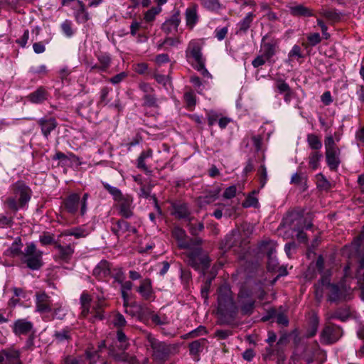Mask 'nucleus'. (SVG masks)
I'll return each mask as SVG.
<instances>
[{"mask_svg": "<svg viewBox=\"0 0 364 364\" xmlns=\"http://www.w3.org/2000/svg\"><path fill=\"white\" fill-rule=\"evenodd\" d=\"M351 292L350 288L331 284L327 276H322L321 280L315 286V294L318 300L323 298L324 293L327 294L328 300L337 301L346 299Z\"/></svg>", "mask_w": 364, "mask_h": 364, "instance_id": "1", "label": "nucleus"}, {"mask_svg": "<svg viewBox=\"0 0 364 364\" xmlns=\"http://www.w3.org/2000/svg\"><path fill=\"white\" fill-rule=\"evenodd\" d=\"M186 56L192 66L199 71L201 75L207 78H211V75L205 68V60L201 53V44L196 40H193L188 43L186 50Z\"/></svg>", "mask_w": 364, "mask_h": 364, "instance_id": "2", "label": "nucleus"}, {"mask_svg": "<svg viewBox=\"0 0 364 364\" xmlns=\"http://www.w3.org/2000/svg\"><path fill=\"white\" fill-rule=\"evenodd\" d=\"M14 196L9 197L6 200L9 208L16 211L22 208L31 198V190L23 183L16 182L14 186Z\"/></svg>", "mask_w": 364, "mask_h": 364, "instance_id": "3", "label": "nucleus"}, {"mask_svg": "<svg viewBox=\"0 0 364 364\" xmlns=\"http://www.w3.org/2000/svg\"><path fill=\"white\" fill-rule=\"evenodd\" d=\"M146 337L148 345L152 349V355L156 360H165L176 352V347L174 345L160 342L151 333H147Z\"/></svg>", "mask_w": 364, "mask_h": 364, "instance_id": "4", "label": "nucleus"}, {"mask_svg": "<svg viewBox=\"0 0 364 364\" xmlns=\"http://www.w3.org/2000/svg\"><path fill=\"white\" fill-rule=\"evenodd\" d=\"M218 312L220 315H232L237 311V306L235 304L231 291L227 286L220 287L218 291Z\"/></svg>", "mask_w": 364, "mask_h": 364, "instance_id": "5", "label": "nucleus"}, {"mask_svg": "<svg viewBox=\"0 0 364 364\" xmlns=\"http://www.w3.org/2000/svg\"><path fill=\"white\" fill-rule=\"evenodd\" d=\"M43 252L37 250L33 242L26 244V247L21 253V260L31 269H38L42 265Z\"/></svg>", "mask_w": 364, "mask_h": 364, "instance_id": "6", "label": "nucleus"}, {"mask_svg": "<svg viewBox=\"0 0 364 364\" xmlns=\"http://www.w3.org/2000/svg\"><path fill=\"white\" fill-rule=\"evenodd\" d=\"M91 297L87 293L82 294L80 296L81 304V314L82 316L86 317L90 314V319L94 322L96 320H101L103 318L102 306L103 301H99L97 304L94 305L90 309Z\"/></svg>", "mask_w": 364, "mask_h": 364, "instance_id": "7", "label": "nucleus"}, {"mask_svg": "<svg viewBox=\"0 0 364 364\" xmlns=\"http://www.w3.org/2000/svg\"><path fill=\"white\" fill-rule=\"evenodd\" d=\"M88 196L87 193H85L80 200L79 194L72 193L69 195L64 202L66 211L70 214H75L77 211L80 204V214L84 215L87 212V201Z\"/></svg>", "mask_w": 364, "mask_h": 364, "instance_id": "8", "label": "nucleus"}, {"mask_svg": "<svg viewBox=\"0 0 364 364\" xmlns=\"http://www.w3.org/2000/svg\"><path fill=\"white\" fill-rule=\"evenodd\" d=\"M189 264L196 269H205L209 267L210 259L207 255L200 254V248H196L189 253Z\"/></svg>", "mask_w": 364, "mask_h": 364, "instance_id": "9", "label": "nucleus"}, {"mask_svg": "<svg viewBox=\"0 0 364 364\" xmlns=\"http://www.w3.org/2000/svg\"><path fill=\"white\" fill-rule=\"evenodd\" d=\"M342 335L343 331L338 326L328 325L322 331L321 341L324 343H333L337 341Z\"/></svg>", "mask_w": 364, "mask_h": 364, "instance_id": "10", "label": "nucleus"}, {"mask_svg": "<svg viewBox=\"0 0 364 364\" xmlns=\"http://www.w3.org/2000/svg\"><path fill=\"white\" fill-rule=\"evenodd\" d=\"M136 291L145 300H153L154 299V291L149 279L141 280L139 286L136 288Z\"/></svg>", "mask_w": 364, "mask_h": 364, "instance_id": "11", "label": "nucleus"}, {"mask_svg": "<svg viewBox=\"0 0 364 364\" xmlns=\"http://www.w3.org/2000/svg\"><path fill=\"white\" fill-rule=\"evenodd\" d=\"M180 23V13L178 11H176L170 18L163 23L162 30L168 34L172 33L177 31Z\"/></svg>", "mask_w": 364, "mask_h": 364, "instance_id": "12", "label": "nucleus"}, {"mask_svg": "<svg viewBox=\"0 0 364 364\" xmlns=\"http://www.w3.org/2000/svg\"><path fill=\"white\" fill-rule=\"evenodd\" d=\"M36 310L41 313L49 312L51 311L52 304L49 296L44 292L37 293L36 295Z\"/></svg>", "mask_w": 364, "mask_h": 364, "instance_id": "13", "label": "nucleus"}, {"mask_svg": "<svg viewBox=\"0 0 364 364\" xmlns=\"http://www.w3.org/2000/svg\"><path fill=\"white\" fill-rule=\"evenodd\" d=\"M33 328V323L26 319H18L13 325V332L17 335L28 334Z\"/></svg>", "mask_w": 364, "mask_h": 364, "instance_id": "14", "label": "nucleus"}, {"mask_svg": "<svg viewBox=\"0 0 364 364\" xmlns=\"http://www.w3.org/2000/svg\"><path fill=\"white\" fill-rule=\"evenodd\" d=\"M279 48V41L272 40L269 42H264L261 46L262 54L269 60L277 53Z\"/></svg>", "mask_w": 364, "mask_h": 364, "instance_id": "15", "label": "nucleus"}, {"mask_svg": "<svg viewBox=\"0 0 364 364\" xmlns=\"http://www.w3.org/2000/svg\"><path fill=\"white\" fill-rule=\"evenodd\" d=\"M186 26L192 29L198 22L197 8L195 5L186 9L185 12Z\"/></svg>", "mask_w": 364, "mask_h": 364, "instance_id": "16", "label": "nucleus"}, {"mask_svg": "<svg viewBox=\"0 0 364 364\" xmlns=\"http://www.w3.org/2000/svg\"><path fill=\"white\" fill-rule=\"evenodd\" d=\"M98 61L100 63V65H97L96 64H90L89 65L90 70H94L95 69L98 70L99 71L104 72L107 70V69L109 68L110 63H111V58L108 54H102L100 55L97 57Z\"/></svg>", "mask_w": 364, "mask_h": 364, "instance_id": "17", "label": "nucleus"}, {"mask_svg": "<svg viewBox=\"0 0 364 364\" xmlns=\"http://www.w3.org/2000/svg\"><path fill=\"white\" fill-rule=\"evenodd\" d=\"M338 154V149L326 151V162L332 170L336 169L339 164Z\"/></svg>", "mask_w": 364, "mask_h": 364, "instance_id": "18", "label": "nucleus"}, {"mask_svg": "<svg viewBox=\"0 0 364 364\" xmlns=\"http://www.w3.org/2000/svg\"><path fill=\"white\" fill-rule=\"evenodd\" d=\"M173 235L178 242V246L181 248L190 249L191 243L186 240V232L185 231L178 228L176 227L173 230Z\"/></svg>", "mask_w": 364, "mask_h": 364, "instance_id": "19", "label": "nucleus"}, {"mask_svg": "<svg viewBox=\"0 0 364 364\" xmlns=\"http://www.w3.org/2000/svg\"><path fill=\"white\" fill-rule=\"evenodd\" d=\"M109 273V264L107 261H101L93 270L94 275L99 279L107 277Z\"/></svg>", "mask_w": 364, "mask_h": 364, "instance_id": "20", "label": "nucleus"}, {"mask_svg": "<svg viewBox=\"0 0 364 364\" xmlns=\"http://www.w3.org/2000/svg\"><path fill=\"white\" fill-rule=\"evenodd\" d=\"M112 231L115 233L117 236L119 237L127 231L135 232L136 229L134 228H131L129 223L125 220H119L113 226Z\"/></svg>", "mask_w": 364, "mask_h": 364, "instance_id": "21", "label": "nucleus"}, {"mask_svg": "<svg viewBox=\"0 0 364 364\" xmlns=\"http://www.w3.org/2000/svg\"><path fill=\"white\" fill-rule=\"evenodd\" d=\"M55 248L58 251V257L63 261H68L72 257L74 252V248L72 245L63 246L57 245Z\"/></svg>", "mask_w": 364, "mask_h": 364, "instance_id": "22", "label": "nucleus"}, {"mask_svg": "<svg viewBox=\"0 0 364 364\" xmlns=\"http://www.w3.org/2000/svg\"><path fill=\"white\" fill-rule=\"evenodd\" d=\"M289 11L290 13L294 16H311L314 15L311 10L301 4L289 6Z\"/></svg>", "mask_w": 364, "mask_h": 364, "instance_id": "23", "label": "nucleus"}, {"mask_svg": "<svg viewBox=\"0 0 364 364\" xmlns=\"http://www.w3.org/2000/svg\"><path fill=\"white\" fill-rule=\"evenodd\" d=\"M364 242V226L363 228V230L360 232V234L353 240V242L351 243L350 246L349 247H346L345 251H347L348 249H350V251L352 252V255L355 254L356 256L360 257V253H359V247L362 245V243Z\"/></svg>", "mask_w": 364, "mask_h": 364, "instance_id": "24", "label": "nucleus"}, {"mask_svg": "<svg viewBox=\"0 0 364 364\" xmlns=\"http://www.w3.org/2000/svg\"><path fill=\"white\" fill-rule=\"evenodd\" d=\"M28 98L33 103H41L47 99V92L43 87H40L31 93Z\"/></svg>", "mask_w": 364, "mask_h": 364, "instance_id": "25", "label": "nucleus"}, {"mask_svg": "<svg viewBox=\"0 0 364 364\" xmlns=\"http://www.w3.org/2000/svg\"><path fill=\"white\" fill-rule=\"evenodd\" d=\"M240 303L241 304V310L245 314H250L255 306V301L249 297L239 296Z\"/></svg>", "mask_w": 364, "mask_h": 364, "instance_id": "26", "label": "nucleus"}, {"mask_svg": "<svg viewBox=\"0 0 364 364\" xmlns=\"http://www.w3.org/2000/svg\"><path fill=\"white\" fill-rule=\"evenodd\" d=\"M172 214L178 218H186L189 215V210L184 203L174 204Z\"/></svg>", "mask_w": 364, "mask_h": 364, "instance_id": "27", "label": "nucleus"}, {"mask_svg": "<svg viewBox=\"0 0 364 364\" xmlns=\"http://www.w3.org/2000/svg\"><path fill=\"white\" fill-rule=\"evenodd\" d=\"M39 123L41 126L42 132L46 136H48L56 127V122L53 118L41 119Z\"/></svg>", "mask_w": 364, "mask_h": 364, "instance_id": "28", "label": "nucleus"}, {"mask_svg": "<svg viewBox=\"0 0 364 364\" xmlns=\"http://www.w3.org/2000/svg\"><path fill=\"white\" fill-rule=\"evenodd\" d=\"M120 203V213L125 218H129L132 215V200L129 198H124L119 200Z\"/></svg>", "mask_w": 364, "mask_h": 364, "instance_id": "29", "label": "nucleus"}, {"mask_svg": "<svg viewBox=\"0 0 364 364\" xmlns=\"http://www.w3.org/2000/svg\"><path fill=\"white\" fill-rule=\"evenodd\" d=\"M152 154L153 153L151 149L141 152L137 159V167L144 171H148L149 168L146 165L145 160L146 159L151 158Z\"/></svg>", "mask_w": 364, "mask_h": 364, "instance_id": "30", "label": "nucleus"}, {"mask_svg": "<svg viewBox=\"0 0 364 364\" xmlns=\"http://www.w3.org/2000/svg\"><path fill=\"white\" fill-rule=\"evenodd\" d=\"M276 243L272 241L262 242L261 244V250L267 254L268 259L272 260V257H274Z\"/></svg>", "mask_w": 364, "mask_h": 364, "instance_id": "31", "label": "nucleus"}, {"mask_svg": "<svg viewBox=\"0 0 364 364\" xmlns=\"http://www.w3.org/2000/svg\"><path fill=\"white\" fill-rule=\"evenodd\" d=\"M90 230L85 227H78L65 232V235L75 236L76 238L85 237L90 233Z\"/></svg>", "mask_w": 364, "mask_h": 364, "instance_id": "32", "label": "nucleus"}, {"mask_svg": "<svg viewBox=\"0 0 364 364\" xmlns=\"http://www.w3.org/2000/svg\"><path fill=\"white\" fill-rule=\"evenodd\" d=\"M309 146L314 150H318L322 146L321 139L314 134H309L306 139Z\"/></svg>", "mask_w": 364, "mask_h": 364, "instance_id": "33", "label": "nucleus"}, {"mask_svg": "<svg viewBox=\"0 0 364 364\" xmlns=\"http://www.w3.org/2000/svg\"><path fill=\"white\" fill-rule=\"evenodd\" d=\"M21 247L22 243L21 240L18 239V240H15L11 247L8 249L7 252L9 255L12 257L18 256L19 255H21Z\"/></svg>", "mask_w": 364, "mask_h": 364, "instance_id": "34", "label": "nucleus"}, {"mask_svg": "<svg viewBox=\"0 0 364 364\" xmlns=\"http://www.w3.org/2000/svg\"><path fill=\"white\" fill-rule=\"evenodd\" d=\"M322 158V154L318 151L313 152L309 156V164L313 170L318 168L319 162Z\"/></svg>", "mask_w": 364, "mask_h": 364, "instance_id": "35", "label": "nucleus"}, {"mask_svg": "<svg viewBox=\"0 0 364 364\" xmlns=\"http://www.w3.org/2000/svg\"><path fill=\"white\" fill-rule=\"evenodd\" d=\"M105 189L114 197L115 200H122L123 196L117 187L112 186L108 183H103Z\"/></svg>", "mask_w": 364, "mask_h": 364, "instance_id": "36", "label": "nucleus"}, {"mask_svg": "<svg viewBox=\"0 0 364 364\" xmlns=\"http://www.w3.org/2000/svg\"><path fill=\"white\" fill-rule=\"evenodd\" d=\"M254 14L252 13H248L246 16L240 21V30L246 31L250 26V24L253 20Z\"/></svg>", "mask_w": 364, "mask_h": 364, "instance_id": "37", "label": "nucleus"}, {"mask_svg": "<svg viewBox=\"0 0 364 364\" xmlns=\"http://www.w3.org/2000/svg\"><path fill=\"white\" fill-rule=\"evenodd\" d=\"M317 186L323 190H327L330 188V183L323 174L318 173L316 176Z\"/></svg>", "mask_w": 364, "mask_h": 364, "instance_id": "38", "label": "nucleus"}, {"mask_svg": "<svg viewBox=\"0 0 364 364\" xmlns=\"http://www.w3.org/2000/svg\"><path fill=\"white\" fill-rule=\"evenodd\" d=\"M150 319L157 325H164L168 323L167 317L165 315H159L151 313L149 316Z\"/></svg>", "mask_w": 364, "mask_h": 364, "instance_id": "39", "label": "nucleus"}, {"mask_svg": "<svg viewBox=\"0 0 364 364\" xmlns=\"http://www.w3.org/2000/svg\"><path fill=\"white\" fill-rule=\"evenodd\" d=\"M161 11V8L160 6L151 8V9L148 10L145 15H144V19L147 22L152 21L155 16L159 14Z\"/></svg>", "mask_w": 364, "mask_h": 364, "instance_id": "40", "label": "nucleus"}, {"mask_svg": "<svg viewBox=\"0 0 364 364\" xmlns=\"http://www.w3.org/2000/svg\"><path fill=\"white\" fill-rule=\"evenodd\" d=\"M54 240V235L49 232H43L39 237V241L43 245L53 244Z\"/></svg>", "mask_w": 364, "mask_h": 364, "instance_id": "41", "label": "nucleus"}, {"mask_svg": "<svg viewBox=\"0 0 364 364\" xmlns=\"http://www.w3.org/2000/svg\"><path fill=\"white\" fill-rule=\"evenodd\" d=\"M76 20L79 23H85L89 19V14L81 6V8L75 14Z\"/></svg>", "mask_w": 364, "mask_h": 364, "instance_id": "42", "label": "nucleus"}, {"mask_svg": "<svg viewBox=\"0 0 364 364\" xmlns=\"http://www.w3.org/2000/svg\"><path fill=\"white\" fill-rule=\"evenodd\" d=\"M202 5L210 10H217L220 7L218 0H201Z\"/></svg>", "mask_w": 364, "mask_h": 364, "instance_id": "43", "label": "nucleus"}, {"mask_svg": "<svg viewBox=\"0 0 364 364\" xmlns=\"http://www.w3.org/2000/svg\"><path fill=\"white\" fill-rule=\"evenodd\" d=\"M204 342H205V340H203V339L193 341L189 346L191 353H192V354L198 353L200 350V349L202 348V344Z\"/></svg>", "mask_w": 364, "mask_h": 364, "instance_id": "44", "label": "nucleus"}, {"mask_svg": "<svg viewBox=\"0 0 364 364\" xmlns=\"http://www.w3.org/2000/svg\"><path fill=\"white\" fill-rule=\"evenodd\" d=\"M216 205L223 210L224 216L230 217L235 212V208L229 204H217Z\"/></svg>", "mask_w": 364, "mask_h": 364, "instance_id": "45", "label": "nucleus"}, {"mask_svg": "<svg viewBox=\"0 0 364 364\" xmlns=\"http://www.w3.org/2000/svg\"><path fill=\"white\" fill-rule=\"evenodd\" d=\"M257 205H258V200L254 196V194L248 196L247 198L245 199V200L242 203V205L245 208L257 207Z\"/></svg>", "mask_w": 364, "mask_h": 364, "instance_id": "46", "label": "nucleus"}, {"mask_svg": "<svg viewBox=\"0 0 364 364\" xmlns=\"http://www.w3.org/2000/svg\"><path fill=\"white\" fill-rule=\"evenodd\" d=\"M117 340L120 343L121 350H125L127 348L129 343L127 341L125 334L121 331H117Z\"/></svg>", "mask_w": 364, "mask_h": 364, "instance_id": "47", "label": "nucleus"}, {"mask_svg": "<svg viewBox=\"0 0 364 364\" xmlns=\"http://www.w3.org/2000/svg\"><path fill=\"white\" fill-rule=\"evenodd\" d=\"M349 316V313L348 311H346L343 314H341L340 311H336L331 314H328L327 319H333V318H337L340 319L341 321H345Z\"/></svg>", "mask_w": 364, "mask_h": 364, "instance_id": "48", "label": "nucleus"}, {"mask_svg": "<svg viewBox=\"0 0 364 364\" xmlns=\"http://www.w3.org/2000/svg\"><path fill=\"white\" fill-rule=\"evenodd\" d=\"M61 28H62V30H63L64 34L67 37H71L73 36V31L72 26H71V22L70 21H65L61 24Z\"/></svg>", "mask_w": 364, "mask_h": 364, "instance_id": "49", "label": "nucleus"}, {"mask_svg": "<svg viewBox=\"0 0 364 364\" xmlns=\"http://www.w3.org/2000/svg\"><path fill=\"white\" fill-rule=\"evenodd\" d=\"M318 318L316 316H314L313 317L311 328L308 331L309 337H312L316 333L317 329H318Z\"/></svg>", "mask_w": 364, "mask_h": 364, "instance_id": "50", "label": "nucleus"}, {"mask_svg": "<svg viewBox=\"0 0 364 364\" xmlns=\"http://www.w3.org/2000/svg\"><path fill=\"white\" fill-rule=\"evenodd\" d=\"M268 60H269L265 56H264L262 54H261V55H258L257 57H256L252 60V65H253L254 68H258V67L262 66L264 64H265V63Z\"/></svg>", "mask_w": 364, "mask_h": 364, "instance_id": "51", "label": "nucleus"}, {"mask_svg": "<svg viewBox=\"0 0 364 364\" xmlns=\"http://www.w3.org/2000/svg\"><path fill=\"white\" fill-rule=\"evenodd\" d=\"M66 314V309L63 307L62 306H60L59 307H57L53 311V318H58V319H63Z\"/></svg>", "mask_w": 364, "mask_h": 364, "instance_id": "52", "label": "nucleus"}, {"mask_svg": "<svg viewBox=\"0 0 364 364\" xmlns=\"http://www.w3.org/2000/svg\"><path fill=\"white\" fill-rule=\"evenodd\" d=\"M237 192V188L235 186H231L227 188L224 193L223 197L227 199L232 198L235 196Z\"/></svg>", "mask_w": 364, "mask_h": 364, "instance_id": "53", "label": "nucleus"}, {"mask_svg": "<svg viewBox=\"0 0 364 364\" xmlns=\"http://www.w3.org/2000/svg\"><path fill=\"white\" fill-rule=\"evenodd\" d=\"M30 72L36 75H46L47 73V68L45 65L33 66L30 68Z\"/></svg>", "mask_w": 364, "mask_h": 364, "instance_id": "54", "label": "nucleus"}, {"mask_svg": "<svg viewBox=\"0 0 364 364\" xmlns=\"http://www.w3.org/2000/svg\"><path fill=\"white\" fill-rule=\"evenodd\" d=\"M55 336L58 341H63L70 338L69 332L67 330H61L55 333Z\"/></svg>", "mask_w": 364, "mask_h": 364, "instance_id": "55", "label": "nucleus"}, {"mask_svg": "<svg viewBox=\"0 0 364 364\" xmlns=\"http://www.w3.org/2000/svg\"><path fill=\"white\" fill-rule=\"evenodd\" d=\"M321 37L318 33H310L308 36V41L311 46H316L321 42Z\"/></svg>", "mask_w": 364, "mask_h": 364, "instance_id": "56", "label": "nucleus"}, {"mask_svg": "<svg viewBox=\"0 0 364 364\" xmlns=\"http://www.w3.org/2000/svg\"><path fill=\"white\" fill-rule=\"evenodd\" d=\"M228 30L227 27L216 28L215 31V37L219 41L223 40L225 38V36H226V35L228 33Z\"/></svg>", "mask_w": 364, "mask_h": 364, "instance_id": "57", "label": "nucleus"}, {"mask_svg": "<svg viewBox=\"0 0 364 364\" xmlns=\"http://www.w3.org/2000/svg\"><path fill=\"white\" fill-rule=\"evenodd\" d=\"M324 144L326 151L338 149L336 146V144L332 136H328L326 138Z\"/></svg>", "mask_w": 364, "mask_h": 364, "instance_id": "58", "label": "nucleus"}, {"mask_svg": "<svg viewBox=\"0 0 364 364\" xmlns=\"http://www.w3.org/2000/svg\"><path fill=\"white\" fill-rule=\"evenodd\" d=\"M277 87L279 92H290V87L289 85L282 80H278L277 82Z\"/></svg>", "mask_w": 364, "mask_h": 364, "instance_id": "59", "label": "nucleus"}, {"mask_svg": "<svg viewBox=\"0 0 364 364\" xmlns=\"http://www.w3.org/2000/svg\"><path fill=\"white\" fill-rule=\"evenodd\" d=\"M113 324L116 326H123L126 323L124 317L121 314H117L113 319Z\"/></svg>", "mask_w": 364, "mask_h": 364, "instance_id": "60", "label": "nucleus"}, {"mask_svg": "<svg viewBox=\"0 0 364 364\" xmlns=\"http://www.w3.org/2000/svg\"><path fill=\"white\" fill-rule=\"evenodd\" d=\"M185 100L189 107L194 106L196 104L195 95L192 92H187L184 95Z\"/></svg>", "mask_w": 364, "mask_h": 364, "instance_id": "61", "label": "nucleus"}, {"mask_svg": "<svg viewBox=\"0 0 364 364\" xmlns=\"http://www.w3.org/2000/svg\"><path fill=\"white\" fill-rule=\"evenodd\" d=\"M28 38H29V31H28V30H26L22 36V37L17 41V43L21 47H25L28 43Z\"/></svg>", "mask_w": 364, "mask_h": 364, "instance_id": "62", "label": "nucleus"}, {"mask_svg": "<svg viewBox=\"0 0 364 364\" xmlns=\"http://www.w3.org/2000/svg\"><path fill=\"white\" fill-rule=\"evenodd\" d=\"M127 75L125 73L122 72L116 75H114L113 77L109 79V81L112 84H117L120 82L122 80H123L126 77Z\"/></svg>", "mask_w": 364, "mask_h": 364, "instance_id": "63", "label": "nucleus"}, {"mask_svg": "<svg viewBox=\"0 0 364 364\" xmlns=\"http://www.w3.org/2000/svg\"><path fill=\"white\" fill-rule=\"evenodd\" d=\"M144 103L147 106L154 107L156 105V99L152 95H146L144 97Z\"/></svg>", "mask_w": 364, "mask_h": 364, "instance_id": "64", "label": "nucleus"}]
</instances>
